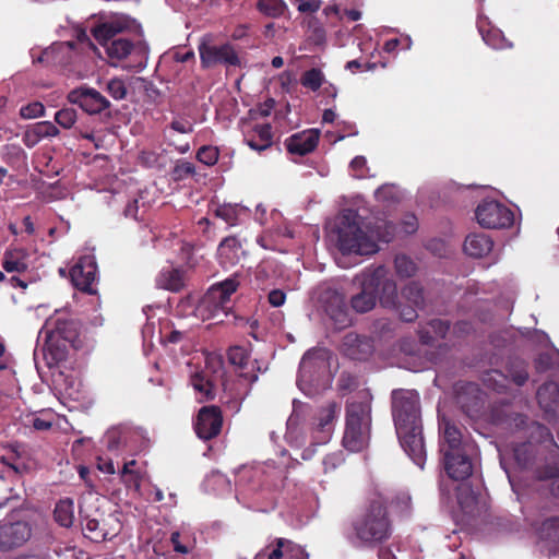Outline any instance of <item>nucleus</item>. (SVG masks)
<instances>
[{"mask_svg": "<svg viewBox=\"0 0 559 559\" xmlns=\"http://www.w3.org/2000/svg\"><path fill=\"white\" fill-rule=\"evenodd\" d=\"M91 34L105 48L109 59L120 61L133 57L140 70L146 66L150 47L141 24L134 19L124 14L100 17Z\"/></svg>", "mask_w": 559, "mask_h": 559, "instance_id": "1", "label": "nucleus"}, {"mask_svg": "<svg viewBox=\"0 0 559 559\" xmlns=\"http://www.w3.org/2000/svg\"><path fill=\"white\" fill-rule=\"evenodd\" d=\"M392 416L402 448L412 461L423 468L426 462V449L418 393L403 389L394 390Z\"/></svg>", "mask_w": 559, "mask_h": 559, "instance_id": "2", "label": "nucleus"}, {"mask_svg": "<svg viewBox=\"0 0 559 559\" xmlns=\"http://www.w3.org/2000/svg\"><path fill=\"white\" fill-rule=\"evenodd\" d=\"M360 292L350 298V307L357 313L372 310L377 300L383 308L394 309L399 305V293L395 281L384 265L369 266L354 278Z\"/></svg>", "mask_w": 559, "mask_h": 559, "instance_id": "3", "label": "nucleus"}, {"mask_svg": "<svg viewBox=\"0 0 559 559\" xmlns=\"http://www.w3.org/2000/svg\"><path fill=\"white\" fill-rule=\"evenodd\" d=\"M439 429L442 432L440 453L447 475L457 481L467 479L473 474L475 444L463 435L461 426L444 417L439 419Z\"/></svg>", "mask_w": 559, "mask_h": 559, "instance_id": "4", "label": "nucleus"}, {"mask_svg": "<svg viewBox=\"0 0 559 559\" xmlns=\"http://www.w3.org/2000/svg\"><path fill=\"white\" fill-rule=\"evenodd\" d=\"M371 427L372 395L369 391H360L346 401L344 448L350 452L365 450L369 445Z\"/></svg>", "mask_w": 559, "mask_h": 559, "instance_id": "5", "label": "nucleus"}, {"mask_svg": "<svg viewBox=\"0 0 559 559\" xmlns=\"http://www.w3.org/2000/svg\"><path fill=\"white\" fill-rule=\"evenodd\" d=\"M356 539L367 548H374L390 539L392 522L383 501L376 499L352 522Z\"/></svg>", "mask_w": 559, "mask_h": 559, "instance_id": "6", "label": "nucleus"}, {"mask_svg": "<svg viewBox=\"0 0 559 559\" xmlns=\"http://www.w3.org/2000/svg\"><path fill=\"white\" fill-rule=\"evenodd\" d=\"M45 333L46 350L55 364L67 360L69 348L80 349L83 341L80 336L78 321L55 316L46 320L43 330Z\"/></svg>", "mask_w": 559, "mask_h": 559, "instance_id": "7", "label": "nucleus"}, {"mask_svg": "<svg viewBox=\"0 0 559 559\" xmlns=\"http://www.w3.org/2000/svg\"><path fill=\"white\" fill-rule=\"evenodd\" d=\"M330 364L328 353L322 348H311L302 356L297 384L306 394H312L320 389L325 388L330 381Z\"/></svg>", "mask_w": 559, "mask_h": 559, "instance_id": "8", "label": "nucleus"}, {"mask_svg": "<svg viewBox=\"0 0 559 559\" xmlns=\"http://www.w3.org/2000/svg\"><path fill=\"white\" fill-rule=\"evenodd\" d=\"M240 285L239 274L213 284L200 301L198 311L203 320L216 319L221 314L227 316L230 309V296Z\"/></svg>", "mask_w": 559, "mask_h": 559, "instance_id": "9", "label": "nucleus"}, {"mask_svg": "<svg viewBox=\"0 0 559 559\" xmlns=\"http://www.w3.org/2000/svg\"><path fill=\"white\" fill-rule=\"evenodd\" d=\"M336 247L346 254L369 255L378 252L379 247L349 216L344 215L336 227Z\"/></svg>", "mask_w": 559, "mask_h": 559, "instance_id": "10", "label": "nucleus"}, {"mask_svg": "<svg viewBox=\"0 0 559 559\" xmlns=\"http://www.w3.org/2000/svg\"><path fill=\"white\" fill-rule=\"evenodd\" d=\"M319 302L337 329H344L352 324L346 296L343 292L328 287L320 293Z\"/></svg>", "mask_w": 559, "mask_h": 559, "instance_id": "11", "label": "nucleus"}, {"mask_svg": "<svg viewBox=\"0 0 559 559\" xmlns=\"http://www.w3.org/2000/svg\"><path fill=\"white\" fill-rule=\"evenodd\" d=\"M475 215L479 225L489 229L509 228L514 222L513 212L498 201H484L478 204Z\"/></svg>", "mask_w": 559, "mask_h": 559, "instance_id": "12", "label": "nucleus"}, {"mask_svg": "<svg viewBox=\"0 0 559 559\" xmlns=\"http://www.w3.org/2000/svg\"><path fill=\"white\" fill-rule=\"evenodd\" d=\"M199 53L201 64L205 69L213 68L218 64L227 68L241 66V59L230 43L222 45L202 43L199 46Z\"/></svg>", "mask_w": 559, "mask_h": 559, "instance_id": "13", "label": "nucleus"}, {"mask_svg": "<svg viewBox=\"0 0 559 559\" xmlns=\"http://www.w3.org/2000/svg\"><path fill=\"white\" fill-rule=\"evenodd\" d=\"M223 423L221 408L216 405H207L199 409L193 419V429L199 439L210 441L219 436Z\"/></svg>", "mask_w": 559, "mask_h": 559, "instance_id": "14", "label": "nucleus"}, {"mask_svg": "<svg viewBox=\"0 0 559 559\" xmlns=\"http://www.w3.org/2000/svg\"><path fill=\"white\" fill-rule=\"evenodd\" d=\"M67 99L88 115H98L110 107V102L97 90L80 86L68 93Z\"/></svg>", "mask_w": 559, "mask_h": 559, "instance_id": "15", "label": "nucleus"}, {"mask_svg": "<svg viewBox=\"0 0 559 559\" xmlns=\"http://www.w3.org/2000/svg\"><path fill=\"white\" fill-rule=\"evenodd\" d=\"M97 263L93 255H82L70 269V278L73 286L88 295L96 294L93 287L96 281Z\"/></svg>", "mask_w": 559, "mask_h": 559, "instance_id": "16", "label": "nucleus"}, {"mask_svg": "<svg viewBox=\"0 0 559 559\" xmlns=\"http://www.w3.org/2000/svg\"><path fill=\"white\" fill-rule=\"evenodd\" d=\"M32 536V526L26 521H10L0 524V551L8 552L25 545Z\"/></svg>", "mask_w": 559, "mask_h": 559, "instance_id": "17", "label": "nucleus"}, {"mask_svg": "<svg viewBox=\"0 0 559 559\" xmlns=\"http://www.w3.org/2000/svg\"><path fill=\"white\" fill-rule=\"evenodd\" d=\"M456 404L467 416H473L481 408V391L474 382H463L455 386Z\"/></svg>", "mask_w": 559, "mask_h": 559, "instance_id": "18", "label": "nucleus"}, {"mask_svg": "<svg viewBox=\"0 0 559 559\" xmlns=\"http://www.w3.org/2000/svg\"><path fill=\"white\" fill-rule=\"evenodd\" d=\"M320 140V132L316 129H308L288 136L284 144L292 155L305 156L312 153Z\"/></svg>", "mask_w": 559, "mask_h": 559, "instance_id": "19", "label": "nucleus"}, {"mask_svg": "<svg viewBox=\"0 0 559 559\" xmlns=\"http://www.w3.org/2000/svg\"><path fill=\"white\" fill-rule=\"evenodd\" d=\"M342 347L345 356L358 361L367 360L374 350L373 341L370 337L353 332L344 336Z\"/></svg>", "mask_w": 559, "mask_h": 559, "instance_id": "20", "label": "nucleus"}, {"mask_svg": "<svg viewBox=\"0 0 559 559\" xmlns=\"http://www.w3.org/2000/svg\"><path fill=\"white\" fill-rule=\"evenodd\" d=\"M510 426L516 431H525V437H527V439L536 440L537 442H554L552 435L545 425L531 420L524 414H513Z\"/></svg>", "mask_w": 559, "mask_h": 559, "instance_id": "21", "label": "nucleus"}, {"mask_svg": "<svg viewBox=\"0 0 559 559\" xmlns=\"http://www.w3.org/2000/svg\"><path fill=\"white\" fill-rule=\"evenodd\" d=\"M211 365L222 367L219 358H207L205 369L198 371L191 376V385L200 394V401H211L215 397V381L209 372Z\"/></svg>", "mask_w": 559, "mask_h": 559, "instance_id": "22", "label": "nucleus"}, {"mask_svg": "<svg viewBox=\"0 0 559 559\" xmlns=\"http://www.w3.org/2000/svg\"><path fill=\"white\" fill-rule=\"evenodd\" d=\"M59 129L51 121H39L27 126L22 136V142L28 148L36 146L41 140L56 138Z\"/></svg>", "mask_w": 559, "mask_h": 559, "instance_id": "23", "label": "nucleus"}, {"mask_svg": "<svg viewBox=\"0 0 559 559\" xmlns=\"http://www.w3.org/2000/svg\"><path fill=\"white\" fill-rule=\"evenodd\" d=\"M245 143L261 153L273 145V132L270 123L255 124L245 134Z\"/></svg>", "mask_w": 559, "mask_h": 559, "instance_id": "24", "label": "nucleus"}, {"mask_svg": "<svg viewBox=\"0 0 559 559\" xmlns=\"http://www.w3.org/2000/svg\"><path fill=\"white\" fill-rule=\"evenodd\" d=\"M242 253L241 242L235 236L225 237L217 248L218 262L223 267L239 263Z\"/></svg>", "mask_w": 559, "mask_h": 559, "instance_id": "25", "label": "nucleus"}, {"mask_svg": "<svg viewBox=\"0 0 559 559\" xmlns=\"http://www.w3.org/2000/svg\"><path fill=\"white\" fill-rule=\"evenodd\" d=\"M493 374L509 379L518 386H523L530 378L528 364L525 360L519 358L510 359L506 365V373H502L498 370H492L490 373H488L489 378L486 379V382H489Z\"/></svg>", "mask_w": 559, "mask_h": 559, "instance_id": "26", "label": "nucleus"}, {"mask_svg": "<svg viewBox=\"0 0 559 559\" xmlns=\"http://www.w3.org/2000/svg\"><path fill=\"white\" fill-rule=\"evenodd\" d=\"M185 285V271L178 267H164L156 276V286L165 290L179 293Z\"/></svg>", "mask_w": 559, "mask_h": 559, "instance_id": "27", "label": "nucleus"}, {"mask_svg": "<svg viewBox=\"0 0 559 559\" xmlns=\"http://www.w3.org/2000/svg\"><path fill=\"white\" fill-rule=\"evenodd\" d=\"M493 242L486 234H471L465 238L464 251L473 258H483L492 249Z\"/></svg>", "mask_w": 559, "mask_h": 559, "instance_id": "28", "label": "nucleus"}, {"mask_svg": "<svg viewBox=\"0 0 559 559\" xmlns=\"http://www.w3.org/2000/svg\"><path fill=\"white\" fill-rule=\"evenodd\" d=\"M26 258L27 253L22 248L7 249L3 253L2 267L8 273H24L28 269Z\"/></svg>", "mask_w": 559, "mask_h": 559, "instance_id": "29", "label": "nucleus"}, {"mask_svg": "<svg viewBox=\"0 0 559 559\" xmlns=\"http://www.w3.org/2000/svg\"><path fill=\"white\" fill-rule=\"evenodd\" d=\"M537 535L554 551H559V516H552L543 521L537 528Z\"/></svg>", "mask_w": 559, "mask_h": 559, "instance_id": "30", "label": "nucleus"}, {"mask_svg": "<svg viewBox=\"0 0 559 559\" xmlns=\"http://www.w3.org/2000/svg\"><path fill=\"white\" fill-rule=\"evenodd\" d=\"M456 499L461 510L465 514L473 515L475 513L478 503V496L471 486L465 484L460 485L457 487Z\"/></svg>", "mask_w": 559, "mask_h": 559, "instance_id": "31", "label": "nucleus"}, {"mask_svg": "<svg viewBox=\"0 0 559 559\" xmlns=\"http://www.w3.org/2000/svg\"><path fill=\"white\" fill-rule=\"evenodd\" d=\"M536 397L540 407L546 411L555 409L559 404V392L554 383H544L537 390Z\"/></svg>", "mask_w": 559, "mask_h": 559, "instance_id": "32", "label": "nucleus"}, {"mask_svg": "<svg viewBox=\"0 0 559 559\" xmlns=\"http://www.w3.org/2000/svg\"><path fill=\"white\" fill-rule=\"evenodd\" d=\"M53 516L61 526L70 527L74 520L73 501L69 498L59 500L55 507Z\"/></svg>", "mask_w": 559, "mask_h": 559, "instance_id": "33", "label": "nucleus"}, {"mask_svg": "<svg viewBox=\"0 0 559 559\" xmlns=\"http://www.w3.org/2000/svg\"><path fill=\"white\" fill-rule=\"evenodd\" d=\"M479 33L481 34L484 41L493 49H506L512 47V44L504 38L502 32L498 28H489L485 31L483 26H479Z\"/></svg>", "mask_w": 559, "mask_h": 559, "instance_id": "34", "label": "nucleus"}, {"mask_svg": "<svg viewBox=\"0 0 559 559\" xmlns=\"http://www.w3.org/2000/svg\"><path fill=\"white\" fill-rule=\"evenodd\" d=\"M324 82V73L319 68L305 71L300 78V84L312 92H317Z\"/></svg>", "mask_w": 559, "mask_h": 559, "instance_id": "35", "label": "nucleus"}, {"mask_svg": "<svg viewBox=\"0 0 559 559\" xmlns=\"http://www.w3.org/2000/svg\"><path fill=\"white\" fill-rule=\"evenodd\" d=\"M533 442L536 440L528 439L526 442L519 443L514 447L513 453L518 464L522 467L528 466L534 457Z\"/></svg>", "mask_w": 559, "mask_h": 559, "instance_id": "36", "label": "nucleus"}, {"mask_svg": "<svg viewBox=\"0 0 559 559\" xmlns=\"http://www.w3.org/2000/svg\"><path fill=\"white\" fill-rule=\"evenodd\" d=\"M402 295L415 307L421 308L425 304L424 288L418 282H411L405 285Z\"/></svg>", "mask_w": 559, "mask_h": 559, "instance_id": "37", "label": "nucleus"}, {"mask_svg": "<svg viewBox=\"0 0 559 559\" xmlns=\"http://www.w3.org/2000/svg\"><path fill=\"white\" fill-rule=\"evenodd\" d=\"M285 538H276L275 544H271L261 549L254 559H285Z\"/></svg>", "mask_w": 559, "mask_h": 559, "instance_id": "38", "label": "nucleus"}, {"mask_svg": "<svg viewBox=\"0 0 559 559\" xmlns=\"http://www.w3.org/2000/svg\"><path fill=\"white\" fill-rule=\"evenodd\" d=\"M258 10L269 17H280L286 10V4L283 0H258Z\"/></svg>", "mask_w": 559, "mask_h": 559, "instance_id": "39", "label": "nucleus"}, {"mask_svg": "<svg viewBox=\"0 0 559 559\" xmlns=\"http://www.w3.org/2000/svg\"><path fill=\"white\" fill-rule=\"evenodd\" d=\"M394 267L400 277L408 278L417 271L416 263L406 254H397L394 259Z\"/></svg>", "mask_w": 559, "mask_h": 559, "instance_id": "40", "label": "nucleus"}, {"mask_svg": "<svg viewBox=\"0 0 559 559\" xmlns=\"http://www.w3.org/2000/svg\"><path fill=\"white\" fill-rule=\"evenodd\" d=\"M138 462L135 460L128 461L123 464L120 476L123 481V484L128 488H134L136 490L141 487V472H130V466H136Z\"/></svg>", "mask_w": 559, "mask_h": 559, "instance_id": "41", "label": "nucleus"}, {"mask_svg": "<svg viewBox=\"0 0 559 559\" xmlns=\"http://www.w3.org/2000/svg\"><path fill=\"white\" fill-rule=\"evenodd\" d=\"M338 406L335 402L329 403L322 407L318 417V428L320 431H329L332 423L334 421Z\"/></svg>", "mask_w": 559, "mask_h": 559, "instance_id": "42", "label": "nucleus"}, {"mask_svg": "<svg viewBox=\"0 0 559 559\" xmlns=\"http://www.w3.org/2000/svg\"><path fill=\"white\" fill-rule=\"evenodd\" d=\"M214 215L226 222L229 226H236L238 224L239 209L237 205L222 204L215 209Z\"/></svg>", "mask_w": 559, "mask_h": 559, "instance_id": "43", "label": "nucleus"}, {"mask_svg": "<svg viewBox=\"0 0 559 559\" xmlns=\"http://www.w3.org/2000/svg\"><path fill=\"white\" fill-rule=\"evenodd\" d=\"M308 29L310 32V40L317 45H324L326 41V32L323 27L322 23L314 16L310 17L308 21Z\"/></svg>", "mask_w": 559, "mask_h": 559, "instance_id": "44", "label": "nucleus"}, {"mask_svg": "<svg viewBox=\"0 0 559 559\" xmlns=\"http://www.w3.org/2000/svg\"><path fill=\"white\" fill-rule=\"evenodd\" d=\"M78 120L76 110L66 107L55 114V121L63 129H71Z\"/></svg>", "mask_w": 559, "mask_h": 559, "instance_id": "45", "label": "nucleus"}, {"mask_svg": "<svg viewBox=\"0 0 559 559\" xmlns=\"http://www.w3.org/2000/svg\"><path fill=\"white\" fill-rule=\"evenodd\" d=\"M195 174V166L193 163L180 159L176 163L171 175L177 181L187 179Z\"/></svg>", "mask_w": 559, "mask_h": 559, "instance_id": "46", "label": "nucleus"}, {"mask_svg": "<svg viewBox=\"0 0 559 559\" xmlns=\"http://www.w3.org/2000/svg\"><path fill=\"white\" fill-rule=\"evenodd\" d=\"M228 361L239 368H245L248 364L249 356L242 346H231L227 352Z\"/></svg>", "mask_w": 559, "mask_h": 559, "instance_id": "47", "label": "nucleus"}, {"mask_svg": "<svg viewBox=\"0 0 559 559\" xmlns=\"http://www.w3.org/2000/svg\"><path fill=\"white\" fill-rule=\"evenodd\" d=\"M218 150L211 145H203L197 152V159L206 165L213 166L218 160Z\"/></svg>", "mask_w": 559, "mask_h": 559, "instance_id": "48", "label": "nucleus"}, {"mask_svg": "<svg viewBox=\"0 0 559 559\" xmlns=\"http://www.w3.org/2000/svg\"><path fill=\"white\" fill-rule=\"evenodd\" d=\"M46 112L45 106L40 102H33L20 109V116L23 119H35L44 117Z\"/></svg>", "mask_w": 559, "mask_h": 559, "instance_id": "49", "label": "nucleus"}, {"mask_svg": "<svg viewBox=\"0 0 559 559\" xmlns=\"http://www.w3.org/2000/svg\"><path fill=\"white\" fill-rule=\"evenodd\" d=\"M107 92L111 97L120 100L126 98L128 90L123 80L115 78L107 83Z\"/></svg>", "mask_w": 559, "mask_h": 559, "instance_id": "50", "label": "nucleus"}, {"mask_svg": "<svg viewBox=\"0 0 559 559\" xmlns=\"http://www.w3.org/2000/svg\"><path fill=\"white\" fill-rule=\"evenodd\" d=\"M85 531L88 533V538L93 540H104L106 539V532L100 526V523L96 519H88L85 523Z\"/></svg>", "mask_w": 559, "mask_h": 559, "instance_id": "51", "label": "nucleus"}, {"mask_svg": "<svg viewBox=\"0 0 559 559\" xmlns=\"http://www.w3.org/2000/svg\"><path fill=\"white\" fill-rule=\"evenodd\" d=\"M427 325L431 332L440 338H444L450 331V322L448 320L431 319Z\"/></svg>", "mask_w": 559, "mask_h": 559, "instance_id": "52", "label": "nucleus"}, {"mask_svg": "<svg viewBox=\"0 0 559 559\" xmlns=\"http://www.w3.org/2000/svg\"><path fill=\"white\" fill-rule=\"evenodd\" d=\"M285 559H308V554L301 546L286 539Z\"/></svg>", "mask_w": 559, "mask_h": 559, "instance_id": "53", "label": "nucleus"}, {"mask_svg": "<svg viewBox=\"0 0 559 559\" xmlns=\"http://www.w3.org/2000/svg\"><path fill=\"white\" fill-rule=\"evenodd\" d=\"M300 13H316L321 8V0H293Z\"/></svg>", "mask_w": 559, "mask_h": 559, "instance_id": "54", "label": "nucleus"}, {"mask_svg": "<svg viewBox=\"0 0 559 559\" xmlns=\"http://www.w3.org/2000/svg\"><path fill=\"white\" fill-rule=\"evenodd\" d=\"M536 476L540 480L546 479H559V465L558 464H548L543 467H539L536 471Z\"/></svg>", "mask_w": 559, "mask_h": 559, "instance_id": "55", "label": "nucleus"}, {"mask_svg": "<svg viewBox=\"0 0 559 559\" xmlns=\"http://www.w3.org/2000/svg\"><path fill=\"white\" fill-rule=\"evenodd\" d=\"M344 462L342 452L328 454L323 459L324 472L329 473L337 468Z\"/></svg>", "mask_w": 559, "mask_h": 559, "instance_id": "56", "label": "nucleus"}, {"mask_svg": "<svg viewBox=\"0 0 559 559\" xmlns=\"http://www.w3.org/2000/svg\"><path fill=\"white\" fill-rule=\"evenodd\" d=\"M474 331V326L469 321H459L453 326V333L457 337L469 335Z\"/></svg>", "mask_w": 559, "mask_h": 559, "instance_id": "57", "label": "nucleus"}, {"mask_svg": "<svg viewBox=\"0 0 559 559\" xmlns=\"http://www.w3.org/2000/svg\"><path fill=\"white\" fill-rule=\"evenodd\" d=\"M180 533L179 532H173L170 535V543L173 545V548L176 552L179 554H189L190 548L189 546L185 545L180 540Z\"/></svg>", "mask_w": 559, "mask_h": 559, "instance_id": "58", "label": "nucleus"}, {"mask_svg": "<svg viewBox=\"0 0 559 559\" xmlns=\"http://www.w3.org/2000/svg\"><path fill=\"white\" fill-rule=\"evenodd\" d=\"M267 300L273 307H281L286 300V294L281 289H273L269 293Z\"/></svg>", "mask_w": 559, "mask_h": 559, "instance_id": "59", "label": "nucleus"}, {"mask_svg": "<svg viewBox=\"0 0 559 559\" xmlns=\"http://www.w3.org/2000/svg\"><path fill=\"white\" fill-rule=\"evenodd\" d=\"M12 488L8 487L2 478H0V509L8 506L11 501Z\"/></svg>", "mask_w": 559, "mask_h": 559, "instance_id": "60", "label": "nucleus"}, {"mask_svg": "<svg viewBox=\"0 0 559 559\" xmlns=\"http://www.w3.org/2000/svg\"><path fill=\"white\" fill-rule=\"evenodd\" d=\"M338 386L342 391H352L356 386V379L349 373H342L338 380Z\"/></svg>", "mask_w": 559, "mask_h": 559, "instance_id": "61", "label": "nucleus"}, {"mask_svg": "<svg viewBox=\"0 0 559 559\" xmlns=\"http://www.w3.org/2000/svg\"><path fill=\"white\" fill-rule=\"evenodd\" d=\"M138 212H139V201L138 199H133L128 202L123 210V215L128 218H133L138 221Z\"/></svg>", "mask_w": 559, "mask_h": 559, "instance_id": "62", "label": "nucleus"}, {"mask_svg": "<svg viewBox=\"0 0 559 559\" xmlns=\"http://www.w3.org/2000/svg\"><path fill=\"white\" fill-rule=\"evenodd\" d=\"M275 106V100L273 98L265 99L262 104H260L257 108V111L261 117H269L271 111Z\"/></svg>", "mask_w": 559, "mask_h": 559, "instance_id": "63", "label": "nucleus"}, {"mask_svg": "<svg viewBox=\"0 0 559 559\" xmlns=\"http://www.w3.org/2000/svg\"><path fill=\"white\" fill-rule=\"evenodd\" d=\"M403 231L405 234H413L417 230L418 224L417 218L414 215H408L402 223Z\"/></svg>", "mask_w": 559, "mask_h": 559, "instance_id": "64", "label": "nucleus"}]
</instances>
